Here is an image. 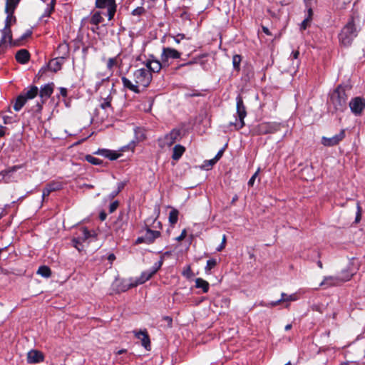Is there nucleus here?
Wrapping results in <instances>:
<instances>
[{
	"label": "nucleus",
	"instance_id": "nucleus-1",
	"mask_svg": "<svg viewBox=\"0 0 365 365\" xmlns=\"http://www.w3.org/2000/svg\"><path fill=\"white\" fill-rule=\"evenodd\" d=\"M21 0H6L4 12L6 14L5 25L1 30V43H11L12 34L11 26L16 24V18L14 16V11Z\"/></svg>",
	"mask_w": 365,
	"mask_h": 365
},
{
	"label": "nucleus",
	"instance_id": "nucleus-2",
	"mask_svg": "<svg viewBox=\"0 0 365 365\" xmlns=\"http://www.w3.org/2000/svg\"><path fill=\"white\" fill-rule=\"evenodd\" d=\"M347 96L344 89L339 86L331 94L330 102L336 111H342L346 106Z\"/></svg>",
	"mask_w": 365,
	"mask_h": 365
},
{
	"label": "nucleus",
	"instance_id": "nucleus-3",
	"mask_svg": "<svg viewBox=\"0 0 365 365\" xmlns=\"http://www.w3.org/2000/svg\"><path fill=\"white\" fill-rule=\"evenodd\" d=\"M357 36V31L355 28L354 21L351 19L346 25L342 29L339 34L340 42L346 46L351 45L353 40Z\"/></svg>",
	"mask_w": 365,
	"mask_h": 365
},
{
	"label": "nucleus",
	"instance_id": "nucleus-4",
	"mask_svg": "<svg viewBox=\"0 0 365 365\" xmlns=\"http://www.w3.org/2000/svg\"><path fill=\"white\" fill-rule=\"evenodd\" d=\"M237 101V114L239 118L235 122H230V125H234L236 130L242 128L245 125L244 118L247 115L245 107L243 103L242 98L238 96L236 98Z\"/></svg>",
	"mask_w": 365,
	"mask_h": 365
},
{
	"label": "nucleus",
	"instance_id": "nucleus-5",
	"mask_svg": "<svg viewBox=\"0 0 365 365\" xmlns=\"http://www.w3.org/2000/svg\"><path fill=\"white\" fill-rule=\"evenodd\" d=\"M134 81L138 86L147 87L152 81V73L147 68H140L133 73Z\"/></svg>",
	"mask_w": 365,
	"mask_h": 365
},
{
	"label": "nucleus",
	"instance_id": "nucleus-6",
	"mask_svg": "<svg viewBox=\"0 0 365 365\" xmlns=\"http://www.w3.org/2000/svg\"><path fill=\"white\" fill-rule=\"evenodd\" d=\"M351 274L345 273L344 276H329L324 277V280L321 282L320 285L328 288L332 286H338L344 282L349 280Z\"/></svg>",
	"mask_w": 365,
	"mask_h": 365
},
{
	"label": "nucleus",
	"instance_id": "nucleus-7",
	"mask_svg": "<svg viewBox=\"0 0 365 365\" xmlns=\"http://www.w3.org/2000/svg\"><path fill=\"white\" fill-rule=\"evenodd\" d=\"M163 263V259L161 258L158 262H155L154 265L147 271L142 272L141 275L135 279L137 284H142L149 280L160 269Z\"/></svg>",
	"mask_w": 365,
	"mask_h": 365
},
{
	"label": "nucleus",
	"instance_id": "nucleus-8",
	"mask_svg": "<svg viewBox=\"0 0 365 365\" xmlns=\"http://www.w3.org/2000/svg\"><path fill=\"white\" fill-rule=\"evenodd\" d=\"M281 124L277 123H262L255 129V131L259 135H265L274 133L280 129Z\"/></svg>",
	"mask_w": 365,
	"mask_h": 365
},
{
	"label": "nucleus",
	"instance_id": "nucleus-9",
	"mask_svg": "<svg viewBox=\"0 0 365 365\" xmlns=\"http://www.w3.org/2000/svg\"><path fill=\"white\" fill-rule=\"evenodd\" d=\"M180 56L181 53L176 49L170 47H164L161 53L160 60L164 66H168L170 59H178L180 58Z\"/></svg>",
	"mask_w": 365,
	"mask_h": 365
},
{
	"label": "nucleus",
	"instance_id": "nucleus-10",
	"mask_svg": "<svg viewBox=\"0 0 365 365\" xmlns=\"http://www.w3.org/2000/svg\"><path fill=\"white\" fill-rule=\"evenodd\" d=\"M96 6L97 8L108 9V20H111L116 11V4L115 0H96Z\"/></svg>",
	"mask_w": 365,
	"mask_h": 365
},
{
	"label": "nucleus",
	"instance_id": "nucleus-11",
	"mask_svg": "<svg viewBox=\"0 0 365 365\" xmlns=\"http://www.w3.org/2000/svg\"><path fill=\"white\" fill-rule=\"evenodd\" d=\"M349 107L354 115H359L365 108V100L361 97H356L350 101Z\"/></svg>",
	"mask_w": 365,
	"mask_h": 365
},
{
	"label": "nucleus",
	"instance_id": "nucleus-12",
	"mask_svg": "<svg viewBox=\"0 0 365 365\" xmlns=\"http://www.w3.org/2000/svg\"><path fill=\"white\" fill-rule=\"evenodd\" d=\"M345 137L344 130H341L339 133L331 137H322V143L324 146H333L337 145L340 141H341Z\"/></svg>",
	"mask_w": 365,
	"mask_h": 365
},
{
	"label": "nucleus",
	"instance_id": "nucleus-13",
	"mask_svg": "<svg viewBox=\"0 0 365 365\" xmlns=\"http://www.w3.org/2000/svg\"><path fill=\"white\" fill-rule=\"evenodd\" d=\"M180 133L178 130H173L169 134L166 135L163 139L160 140L161 146H171L179 137Z\"/></svg>",
	"mask_w": 365,
	"mask_h": 365
},
{
	"label": "nucleus",
	"instance_id": "nucleus-14",
	"mask_svg": "<svg viewBox=\"0 0 365 365\" xmlns=\"http://www.w3.org/2000/svg\"><path fill=\"white\" fill-rule=\"evenodd\" d=\"M160 236V231H157V230L154 231L150 228H146L145 233L143 235V240H144L145 243L151 244Z\"/></svg>",
	"mask_w": 365,
	"mask_h": 365
},
{
	"label": "nucleus",
	"instance_id": "nucleus-15",
	"mask_svg": "<svg viewBox=\"0 0 365 365\" xmlns=\"http://www.w3.org/2000/svg\"><path fill=\"white\" fill-rule=\"evenodd\" d=\"M62 185L59 182H51L46 185L45 188L42 192V197L44 199L46 197H48L51 192L59 190L61 189Z\"/></svg>",
	"mask_w": 365,
	"mask_h": 365
},
{
	"label": "nucleus",
	"instance_id": "nucleus-16",
	"mask_svg": "<svg viewBox=\"0 0 365 365\" xmlns=\"http://www.w3.org/2000/svg\"><path fill=\"white\" fill-rule=\"evenodd\" d=\"M134 334L135 337L141 341L142 346L145 347L147 350L150 349V341L147 331L145 330L134 331Z\"/></svg>",
	"mask_w": 365,
	"mask_h": 365
},
{
	"label": "nucleus",
	"instance_id": "nucleus-17",
	"mask_svg": "<svg viewBox=\"0 0 365 365\" xmlns=\"http://www.w3.org/2000/svg\"><path fill=\"white\" fill-rule=\"evenodd\" d=\"M43 356L41 352L36 350H31L27 354V361L30 364H36L42 361Z\"/></svg>",
	"mask_w": 365,
	"mask_h": 365
},
{
	"label": "nucleus",
	"instance_id": "nucleus-18",
	"mask_svg": "<svg viewBox=\"0 0 365 365\" xmlns=\"http://www.w3.org/2000/svg\"><path fill=\"white\" fill-rule=\"evenodd\" d=\"M54 84L53 83H48L41 88L39 96L42 98V103L48 99L53 91Z\"/></svg>",
	"mask_w": 365,
	"mask_h": 365
},
{
	"label": "nucleus",
	"instance_id": "nucleus-19",
	"mask_svg": "<svg viewBox=\"0 0 365 365\" xmlns=\"http://www.w3.org/2000/svg\"><path fill=\"white\" fill-rule=\"evenodd\" d=\"M146 68L150 71V72H158L160 71L163 66L164 65L163 64L162 61L160 62L158 60H151L148 61L146 62Z\"/></svg>",
	"mask_w": 365,
	"mask_h": 365
},
{
	"label": "nucleus",
	"instance_id": "nucleus-20",
	"mask_svg": "<svg viewBox=\"0 0 365 365\" xmlns=\"http://www.w3.org/2000/svg\"><path fill=\"white\" fill-rule=\"evenodd\" d=\"M30 54L26 49H21L16 53V61L21 63L25 64L29 61Z\"/></svg>",
	"mask_w": 365,
	"mask_h": 365
},
{
	"label": "nucleus",
	"instance_id": "nucleus-21",
	"mask_svg": "<svg viewBox=\"0 0 365 365\" xmlns=\"http://www.w3.org/2000/svg\"><path fill=\"white\" fill-rule=\"evenodd\" d=\"M21 168V167L20 165H15L9 168V169L2 170L0 173V177L1 176L2 179L4 180L5 182H8L10 181L12 174Z\"/></svg>",
	"mask_w": 365,
	"mask_h": 365
},
{
	"label": "nucleus",
	"instance_id": "nucleus-22",
	"mask_svg": "<svg viewBox=\"0 0 365 365\" xmlns=\"http://www.w3.org/2000/svg\"><path fill=\"white\" fill-rule=\"evenodd\" d=\"M138 286L135 279H124L121 282V286L118 288L120 292H125L129 289Z\"/></svg>",
	"mask_w": 365,
	"mask_h": 365
},
{
	"label": "nucleus",
	"instance_id": "nucleus-23",
	"mask_svg": "<svg viewBox=\"0 0 365 365\" xmlns=\"http://www.w3.org/2000/svg\"><path fill=\"white\" fill-rule=\"evenodd\" d=\"M121 81L125 88H127L128 89L137 93L140 92L138 89L139 86L135 83H133L128 78L125 77H122Z\"/></svg>",
	"mask_w": 365,
	"mask_h": 365
},
{
	"label": "nucleus",
	"instance_id": "nucleus-24",
	"mask_svg": "<svg viewBox=\"0 0 365 365\" xmlns=\"http://www.w3.org/2000/svg\"><path fill=\"white\" fill-rule=\"evenodd\" d=\"M185 151V148L182 145H175V147L173 148V150L172 158L175 160H179Z\"/></svg>",
	"mask_w": 365,
	"mask_h": 365
},
{
	"label": "nucleus",
	"instance_id": "nucleus-25",
	"mask_svg": "<svg viewBox=\"0 0 365 365\" xmlns=\"http://www.w3.org/2000/svg\"><path fill=\"white\" fill-rule=\"evenodd\" d=\"M195 287L202 289L204 293H207L209 290V283L202 278H197L195 279Z\"/></svg>",
	"mask_w": 365,
	"mask_h": 365
},
{
	"label": "nucleus",
	"instance_id": "nucleus-26",
	"mask_svg": "<svg viewBox=\"0 0 365 365\" xmlns=\"http://www.w3.org/2000/svg\"><path fill=\"white\" fill-rule=\"evenodd\" d=\"M38 92V89L36 86H31L26 92H25L22 96H24L26 100L32 99L35 98Z\"/></svg>",
	"mask_w": 365,
	"mask_h": 365
},
{
	"label": "nucleus",
	"instance_id": "nucleus-27",
	"mask_svg": "<svg viewBox=\"0 0 365 365\" xmlns=\"http://www.w3.org/2000/svg\"><path fill=\"white\" fill-rule=\"evenodd\" d=\"M26 100L24 96L20 95L16 100V102L14 105V108L15 110L19 111L21 109V108L24 106Z\"/></svg>",
	"mask_w": 365,
	"mask_h": 365
},
{
	"label": "nucleus",
	"instance_id": "nucleus-28",
	"mask_svg": "<svg viewBox=\"0 0 365 365\" xmlns=\"http://www.w3.org/2000/svg\"><path fill=\"white\" fill-rule=\"evenodd\" d=\"M111 101L112 97L110 96H108L107 98H103L100 105L101 108L105 110L106 112H108V110H112Z\"/></svg>",
	"mask_w": 365,
	"mask_h": 365
},
{
	"label": "nucleus",
	"instance_id": "nucleus-29",
	"mask_svg": "<svg viewBox=\"0 0 365 365\" xmlns=\"http://www.w3.org/2000/svg\"><path fill=\"white\" fill-rule=\"evenodd\" d=\"M298 299V296L296 293L292 294H287L285 293H282L280 301L282 302H294Z\"/></svg>",
	"mask_w": 365,
	"mask_h": 365
},
{
	"label": "nucleus",
	"instance_id": "nucleus-30",
	"mask_svg": "<svg viewBox=\"0 0 365 365\" xmlns=\"http://www.w3.org/2000/svg\"><path fill=\"white\" fill-rule=\"evenodd\" d=\"M103 20V18L101 16V12L97 11L93 14L91 19V23L94 26H98L100 23H101Z\"/></svg>",
	"mask_w": 365,
	"mask_h": 365
},
{
	"label": "nucleus",
	"instance_id": "nucleus-31",
	"mask_svg": "<svg viewBox=\"0 0 365 365\" xmlns=\"http://www.w3.org/2000/svg\"><path fill=\"white\" fill-rule=\"evenodd\" d=\"M37 274L43 277H49L51 274V271L47 266H41L37 271Z\"/></svg>",
	"mask_w": 365,
	"mask_h": 365
},
{
	"label": "nucleus",
	"instance_id": "nucleus-32",
	"mask_svg": "<svg viewBox=\"0 0 365 365\" xmlns=\"http://www.w3.org/2000/svg\"><path fill=\"white\" fill-rule=\"evenodd\" d=\"M68 50V45L65 43L60 44L57 48V51L59 53V55H61V58H65L67 56Z\"/></svg>",
	"mask_w": 365,
	"mask_h": 365
},
{
	"label": "nucleus",
	"instance_id": "nucleus-33",
	"mask_svg": "<svg viewBox=\"0 0 365 365\" xmlns=\"http://www.w3.org/2000/svg\"><path fill=\"white\" fill-rule=\"evenodd\" d=\"M178 211L176 209H172L169 214V222L171 225L177 223L178 220Z\"/></svg>",
	"mask_w": 365,
	"mask_h": 365
},
{
	"label": "nucleus",
	"instance_id": "nucleus-34",
	"mask_svg": "<svg viewBox=\"0 0 365 365\" xmlns=\"http://www.w3.org/2000/svg\"><path fill=\"white\" fill-rule=\"evenodd\" d=\"M48 67L51 71L56 72L61 69V63L56 59H53L49 62Z\"/></svg>",
	"mask_w": 365,
	"mask_h": 365
},
{
	"label": "nucleus",
	"instance_id": "nucleus-35",
	"mask_svg": "<svg viewBox=\"0 0 365 365\" xmlns=\"http://www.w3.org/2000/svg\"><path fill=\"white\" fill-rule=\"evenodd\" d=\"M135 138L138 141H143L145 139V130L141 128L135 129Z\"/></svg>",
	"mask_w": 365,
	"mask_h": 365
},
{
	"label": "nucleus",
	"instance_id": "nucleus-36",
	"mask_svg": "<svg viewBox=\"0 0 365 365\" xmlns=\"http://www.w3.org/2000/svg\"><path fill=\"white\" fill-rule=\"evenodd\" d=\"M125 186V183L123 182H120L118 184L117 189L114 191H113L107 197L108 200H111L114 198L123 189Z\"/></svg>",
	"mask_w": 365,
	"mask_h": 365
},
{
	"label": "nucleus",
	"instance_id": "nucleus-37",
	"mask_svg": "<svg viewBox=\"0 0 365 365\" xmlns=\"http://www.w3.org/2000/svg\"><path fill=\"white\" fill-rule=\"evenodd\" d=\"M217 264V261L215 259H210L207 261V264L205 266V272L209 273V272L214 268Z\"/></svg>",
	"mask_w": 365,
	"mask_h": 365
},
{
	"label": "nucleus",
	"instance_id": "nucleus-38",
	"mask_svg": "<svg viewBox=\"0 0 365 365\" xmlns=\"http://www.w3.org/2000/svg\"><path fill=\"white\" fill-rule=\"evenodd\" d=\"M242 61L241 56L240 55H235L232 57V64L233 67L235 70H240V65Z\"/></svg>",
	"mask_w": 365,
	"mask_h": 365
},
{
	"label": "nucleus",
	"instance_id": "nucleus-39",
	"mask_svg": "<svg viewBox=\"0 0 365 365\" xmlns=\"http://www.w3.org/2000/svg\"><path fill=\"white\" fill-rule=\"evenodd\" d=\"M81 235L78 237L79 240L85 241L91 237L89 231L86 228L81 230Z\"/></svg>",
	"mask_w": 365,
	"mask_h": 365
},
{
	"label": "nucleus",
	"instance_id": "nucleus-40",
	"mask_svg": "<svg viewBox=\"0 0 365 365\" xmlns=\"http://www.w3.org/2000/svg\"><path fill=\"white\" fill-rule=\"evenodd\" d=\"M103 152L104 155L106 158H109L110 160H115V159H117L119 157L118 154H117V153H115L114 152H112L110 150H103Z\"/></svg>",
	"mask_w": 365,
	"mask_h": 365
},
{
	"label": "nucleus",
	"instance_id": "nucleus-41",
	"mask_svg": "<svg viewBox=\"0 0 365 365\" xmlns=\"http://www.w3.org/2000/svg\"><path fill=\"white\" fill-rule=\"evenodd\" d=\"M217 161V159H215V158L213 159H211L208 161H205L202 167L207 170L212 168Z\"/></svg>",
	"mask_w": 365,
	"mask_h": 365
},
{
	"label": "nucleus",
	"instance_id": "nucleus-42",
	"mask_svg": "<svg viewBox=\"0 0 365 365\" xmlns=\"http://www.w3.org/2000/svg\"><path fill=\"white\" fill-rule=\"evenodd\" d=\"M86 159L88 162L91 163L93 165H98L101 163V160L89 155H86Z\"/></svg>",
	"mask_w": 365,
	"mask_h": 365
},
{
	"label": "nucleus",
	"instance_id": "nucleus-43",
	"mask_svg": "<svg viewBox=\"0 0 365 365\" xmlns=\"http://www.w3.org/2000/svg\"><path fill=\"white\" fill-rule=\"evenodd\" d=\"M304 2L306 4V7L308 9V13L310 15H312V6L313 3L316 2V0H304Z\"/></svg>",
	"mask_w": 365,
	"mask_h": 365
},
{
	"label": "nucleus",
	"instance_id": "nucleus-44",
	"mask_svg": "<svg viewBox=\"0 0 365 365\" xmlns=\"http://www.w3.org/2000/svg\"><path fill=\"white\" fill-rule=\"evenodd\" d=\"M117 64V58H110L108 60L107 67L108 69H112V68Z\"/></svg>",
	"mask_w": 365,
	"mask_h": 365
},
{
	"label": "nucleus",
	"instance_id": "nucleus-45",
	"mask_svg": "<svg viewBox=\"0 0 365 365\" xmlns=\"http://www.w3.org/2000/svg\"><path fill=\"white\" fill-rule=\"evenodd\" d=\"M311 17H312V15H310V14H309V16H308L307 19H305L302 22V24H301V26H300V28H301V29H302V30H305V29H307V26H308L309 23L310 22Z\"/></svg>",
	"mask_w": 365,
	"mask_h": 365
},
{
	"label": "nucleus",
	"instance_id": "nucleus-46",
	"mask_svg": "<svg viewBox=\"0 0 365 365\" xmlns=\"http://www.w3.org/2000/svg\"><path fill=\"white\" fill-rule=\"evenodd\" d=\"M182 275L187 278H190L192 276V270L190 266H187L184 269Z\"/></svg>",
	"mask_w": 365,
	"mask_h": 365
},
{
	"label": "nucleus",
	"instance_id": "nucleus-47",
	"mask_svg": "<svg viewBox=\"0 0 365 365\" xmlns=\"http://www.w3.org/2000/svg\"><path fill=\"white\" fill-rule=\"evenodd\" d=\"M259 173V168L257 169V170L255 173V174L251 177V178L248 181L249 186H253L255 179L257 177Z\"/></svg>",
	"mask_w": 365,
	"mask_h": 365
},
{
	"label": "nucleus",
	"instance_id": "nucleus-48",
	"mask_svg": "<svg viewBox=\"0 0 365 365\" xmlns=\"http://www.w3.org/2000/svg\"><path fill=\"white\" fill-rule=\"evenodd\" d=\"M118 205H119V202L118 200L113 202L109 206V212L110 213L113 212L118 207Z\"/></svg>",
	"mask_w": 365,
	"mask_h": 365
},
{
	"label": "nucleus",
	"instance_id": "nucleus-49",
	"mask_svg": "<svg viewBox=\"0 0 365 365\" xmlns=\"http://www.w3.org/2000/svg\"><path fill=\"white\" fill-rule=\"evenodd\" d=\"M80 240L79 238L78 239H74L73 240V246L78 250V251H81L83 248V247L81 246V245L80 244Z\"/></svg>",
	"mask_w": 365,
	"mask_h": 365
},
{
	"label": "nucleus",
	"instance_id": "nucleus-50",
	"mask_svg": "<svg viewBox=\"0 0 365 365\" xmlns=\"http://www.w3.org/2000/svg\"><path fill=\"white\" fill-rule=\"evenodd\" d=\"M225 244H226V236H225V235H224L222 236V242H221L220 245L217 248V251L220 252V251L222 250L225 247Z\"/></svg>",
	"mask_w": 365,
	"mask_h": 365
},
{
	"label": "nucleus",
	"instance_id": "nucleus-51",
	"mask_svg": "<svg viewBox=\"0 0 365 365\" xmlns=\"http://www.w3.org/2000/svg\"><path fill=\"white\" fill-rule=\"evenodd\" d=\"M173 38L175 43H180V40L185 38V36L183 34H178Z\"/></svg>",
	"mask_w": 365,
	"mask_h": 365
},
{
	"label": "nucleus",
	"instance_id": "nucleus-52",
	"mask_svg": "<svg viewBox=\"0 0 365 365\" xmlns=\"http://www.w3.org/2000/svg\"><path fill=\"white\" fill-rule=\"evenodd\" d=\"M186 235H187V231H186L185 229H184L182 231L180 235H179L178 237H176V240L179 241V242L182 241V240H183L185 238Z\"/></svg>",
	"mask_w": 365,
	"mask_h": 365
},
{
	"label": "nucleus",
	"instance_id": "nucleus-53",
	"mask_svg": "<svg viewBox=\"0 0 365 365\" xmlns=\"http://www.w3.org/2000/svg\"><path fill=\"white\" fill-rule=\"evenodd\" d=\"M282 302V301H280V299L277 301H274V302H271L270 303H269L267 306V307H274L278 304H279L280 303Z\"/></svg>",
	"mask_w": 365,
	"mask_h": 365
},
{
	"label": "nucleus",
	"instance_id": "nucleus-54",
	"mask_svg": "<svg viewBox=\"0 0 365 365\" xmlns=\"http://www.w3.org/2000/svg\"><path fill=\"white\" fill-rule=\"evenodd\" d=\"M11 120H12L11 118L9 116H4L3 117V120H4V124L11 123L12 121Z\"/></svg>",
	"mask_w": 365,
	"mask_h": 365
},
{
	"label": "nucleus",
	"instance_id": "nucleus-55",
	"mask_svg": "<svg viewBox=\"0 0 365 365\" xmlns=\"http://www.w3.org/2000/svg\"><path fill=\"white\" fill-rule=\"evenodd\" d=\"M56 0H51L50 4V8L48 9V15L53 10Z\"/></svg>",
	"mask_w": 365,
	"mask_h": 365
},
{
	"label": "nucleus",
	"instance_id": "nucleus-56",
	"mask_svg": "<svg viewBox=\"0 0 365 365\" xmlns=\"http://www.w3.org/2000/svg\"><path fill=\"white\" fill-rule=\"evenodd\" d=\"M299 51H294L292 53V55H291V57L293 58V59H297L298 57H299Z\"/></svg>",
	"mask_w": 365,
	"mask_h": 365
},
{
	"label": "nucleus",
	"instance_id": "nucleus-57",
	"mask_svg": "<svg viewBox=\"0 0 365 365\" xmlns=\"http://www.w3.org/2000/svg\"><path fill=\"white\" fill-rule=\"evenodd\" d=\"M60 93L62 96L66 97L67 96V90L65 88H60Z\"/></svg>",
	"mask_w": 365,
	"mask_h": 365
},
{
	"label": "nucleus",
	"instance_id": "nucleus-58",
	"mask_svg": "<svg viewBox=\"0 0 365 365\" xmlns=\"http://www.w3.org/2000/svg\"><path fill=\"white\" fill-rule=\"evenodd\" d=\"M6 128L0 125V137H3L5 135Z\"/></svg>",
	"mask_w": 365,
	"mask_h": 365
},
{
	"label": "nucleus",
	"instance_id": "nucleus-59",
	"mask_svg": "<svg viewBox=\"0 0 365 365\" xmlns=\"http://www.w3.org/2000/svg\"><path fill=\"white\" fill-rule=\"evenodd\" d=\"M357 208H358V213H357V215H356V222H359L360 220V218H361V214H360V206L358 205H357Z\"/></svg>",
	"mask_w": 365,
	"mask_h": 365
},
{
	"label": "nucleus",
	"instance_id": "nucleus-60",
	"mask_svg": "<svg viewBox=\"0 0 365 365\" xmlns=\"http://www.w3.org/2000/svg\"><path fill=\"white\" fill-rule=\"evenodd\" d=\"M106 216L107 215H106V214L104 212H101V214H100V219H101V220H102V221L105 220L106 218Z\"/></svg>",
	"mask_w": 365,
	"mask_h": 365
},
{
	"label": "nucleus",
	"instance_id": "nucleus-61",
	"mask_svg": "<svg viewBox=\"0 0 365 365\" xmlns=\"http://www.w3.org/2000/svg\"><path fill=\"white\" fill-rule=\"evenodd\" d=\"M262 31H263V32H264V33H265L267 35H271V34H270V32H269V29H268L267 27H265V26H262Z\"/></svg>",
	"mask_w": 365,
	"mask_h": 365
},
{
	"label": "nucleus",
	"instance_id": "nucleus-62",
	"mask_svg": "<svg viewBox=\"0 0 365 365\" xmlns=\"http://www.w3.org/2000/svg\"><path fill=\"white\" fill-rule=\"evenodd\" d=\"M222 153L223 151L222 150H220L218 152V153L216 155V156L215 157V159H217V160L221 158L222 155Z\"/></svg>",
	"mask_w": 365,
	"mask_h": 365
},
{
	"label": "nucleus",
	"instance_id": "nucleus-63",
	"mask_svg": "<svg viewBox=\"0 0 365 365\" xmlns=\"http://www.w3.org/2000/svg\"><path fill=\"white\" fill-rule=\"evenodd\" d=\"M143 236L138 237L136 240V243L138 244V243L144 242V240H143Z\"/></svg>",
	"mask_w": 365,
	"mask_h": 365
},
{
	"label": "nucleus",
	"instance_id": "nucleus-64",
	"mask_svg": "<svg viewBox=\"0 0 365 365\" xmlns=\"http://www.w3.org/2000/svg\"><path fill=\"white\" fill-rule=\"evenodd\" d=\"M31 32L30 31H28L23 36L22 38H26L28 36H31Z\"/></svg>",
	"mask_w": 365,
	"mask_h": 365
}]
</instances>
